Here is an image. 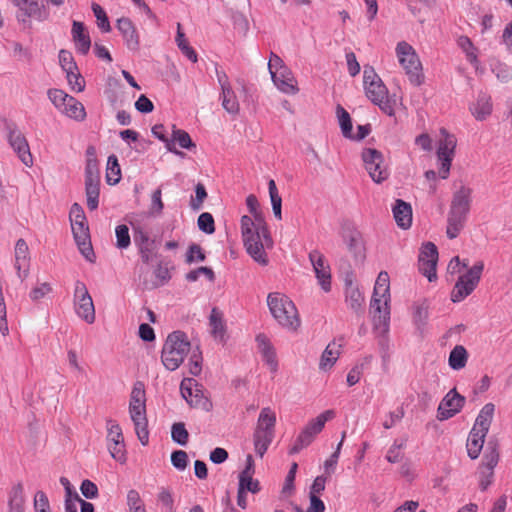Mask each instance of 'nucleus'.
Returning <instances> with one entry per match:
<instances>
[{"label":"nucleus","mask_w":512,"mask_h":512,"mask_svg":"<svg viewBox=\"0 0 512 512\" xmlns=\"http://www.w3.org/2000/svg\"><path fill=\"white\" fill-rule=\"evenodd\" d=\"M106 445L110 456L120 464L127 461V450L121 426L116 420H106Z\"/></svg>","instance_id":"obj_11"},{"label":"nucleus","mask_w":512,"mask_h":512,"mask_svg":"<svg viewBox=\"0 0 512 512\" xmlns=\"http://www.w3.org/2000/svg\"><path fill=\"white\" fill-rule=\"evenodd\" d=\"M486 433L474 431L473 429L470 431V434L467 439V453L471 459H476L484 445Z\"/></svg>","instance_id":"obj_37"},{"label":"nucleus","mask_w":512,"mask_h":512,"mask_svg":"<svg viewBox=\"0 0 512 512\" xmlns=\"http://www.w3.org/2000/svg\"><path fill=\"white\" fill-rule=\"evenodd\" d=\"M121 179V168L116 155L112 154L107 159L106 181L110 185L117 184Z\"/></svg>","instance_id":"obj_43"},{"label":"nucleus","mask_w":512,"mask_h":512,"mask_svg":"<svg viewBox=\"0 0 512 512\" xmlns=\"http://www.w3.org/2000/svg\"><path fill=\"white\" fill-rule=\"evenodd\" d=\"M363 83L366 96L388 116H394L396 101L388 95V89L371 67H365Z\"/></svg>","instance_id":"obj_3"},{"label":"nucleus","mask_w":512,"mask_h":512,"mask_svg":"<svg viewBox=\"0 0 512 512\" xmlns=\"http://www.w3.org/2000/svg\"><path fill=\"white\" fill-rule=\"evenodd\" d=\"M164 203L162 201V191L160 188L156 189L151 195V204L149 213L154 216H158L162 213Z\"/></svg>","instance_id":"obj_61"},{"label":"nucleus","mask_w":512,"mask_h":512,"mask_svg":"<svg viewBox=\"0 0 512 512\" xmlns=\"http://www.w3.org/2000/svg\"><path fill=\"white\" fill-rule=\"evenodd\" d=\"M472 189L465 185L463 182H459V185L455 184V191L453 193L450 210L452 212L461 213L468 215L472 202Z\"/></svg>","instance_id":"obj_22"},{"label":"nucleus","mask_w":512,"mask_h":512,"mask_svg":"<svg viewBox=\"0 0 512 512\" xmlns=\"http://www.w3.org/2000/svg\"><path fill=\"white\" fill-rule=\"evenodd\" d=\"M30 251L26 241L22 238L18 239L14 248V267L17 276L24 281L29 274Z\"/></svg>","instance_id":"obj_20"},{"label":"nucleus","mask_w":512,"mask_h":512,"mask_svg":"<svg viewBox=\"0 0 512 512\" xmlns=\"http://www.w3.org/2000/svg\"><path fill=\"white\" fill-rule=\"evenodd\" d=\"M210 332L212 336L222 341L225 335V323L223 321L222 313L213 308L209 317Z\"/></svg>","instance_id":"obj_39"},{"label":"nucleus","mask_w":512,"mask_h":512,"mask_svg":"<svg viewBox=\"0 0 512 512\" xmlns=\"http://www.w3.org/2000/svg\"><path fill=\"white\" fill-rule=\"evenodd\" d=\"M309 260L319 285L325 292L331 290V269L325 256L318 250L309 253Z\"/></svg>","instance_id":"obj_18"},{"label":"nucleus","mask_w":512,"mask_h":512,"mask_svg":"<svg viewBox=\"0 0 512 512\" xmlns=\"http://www.w3.org/2000/svg\"><path fill=\"white\" fill-rule=\"evenodd\" d=\"M86 168L85 178L99 177L98 161L96 157V150L93 146H89L86 150Z\"/></svg>","instance_id":"obj_46"},{"label":"nucleus","mask_w":512,"mask_h":512,"mask_svg":"<svg viewBox=\"0 0 512 512\" xmlns=\"http://www.w3.org/2000/svg\"><path fill=\"white\" fill-rule=\"evenodd\" d=\"M336 112L343 135L346 138H352V122L349 113L340 105L337 106Z\"/></svg>","instance_id":"obj_50"},{"label":"nucleus","mask_w":512,"mask_h":512,"mask_svg":"<svg viewBox=\"0 0 512 512\" xmlns=\"http://www.w3.org/2000/svg\"><path fill=\"white\" fill-rule=\"evenodd\" d=\"M458 45L461 49L466 53L467 59L470 62H475L477 60L476 49L471 42V40L467 36H461L458 39Z\"/></svg>","instance_id":"obj_62"},{"label":"nucleus","mask_w":512,"mask_h":512,"mask_svg":"<svg viewBox=\"0 0 512 512\" xmlns=\"http://www.w3.org/2000/svg\"><path fill=\"white\" fill-rule=\"evenodd\" d=\"M190 351V342L181 331H174L168 335L161 353L163 365L170 371L176 370L184 361Z\"/></svg>","instance_id":"obj_5"},{"label":"nucleus","mask_w":512,"mask_h":512,"mask_svg":"<svg viewBox=\"0 0 512 512\" xmlns=\"http://www.w3.org/2000/svg\"><path fill=\"white\" fill-rule=\"evenodd\" d=\"M467 216L465 214L449 211L447 217L446 234L448 238H456L465 226Z\"/></svg>","instance_id":"obj_33"},{"label":"nucleus","mask_w":512,"mask_h":512,"mask_svg":"<svg viewBox=\"0 0 512 512\" xmlns=\"http://www.w3.org/2000/svg\"><path fill=\"white\" fill-rule=\"evenodd\" d=\"M152 134L158 138L160 141L165 143L166 149L180 157H184V153L182 151H179L174 147L172 142L169 138L166 136L165 127L162 124H157L152 127Z\"/></svg>","instance_id":"obj_48"},{"label":"nucleus","mask_w":512,"mask_h":512,"mask_svg":"<svg viewBox=\"0 0 512 512\" xmlns=\"http://www.w3.org/2000/svg\"><path fill=\"white\" fill-rule=\"evenodd\" d=\"M275 425L276 413L270 407L262 408L255 429L275 434Z\"/></svg>","instance_id":"obj_38"},{"label":"nucleus","mask_w":512,"mask_h":512,"mask_svg":"<svg viewBox=\"0 0 512 512\" xmlns=\"http://www.w3.org/2000/svg\"><path fill=\"white\" fill-rule=\"evenodd\" d=\"M66 78L70 88L75 92H82L85 89V80L76 69L66 74Z\"/></svg>","instance_id":"obj_56"},{"label":"nucleus","mask_w":512,"mask_h":512,"mask_svg":"<svg viewBox=\"0 0 512 512\" xmlns=\"http://www.w3.org/2000/svg\"><path fill=\"white\" fill-rule=\"evenodd\" d=\"M335 411L332 409L325 410L316 418L310 420L295 440L294 445L290 449V454H296L303 448L309 446L315 437L323 430L327 421L335 418Z\"/></svg>","instance_id":"obj_8"},{"label":"nucleus","mask_w":512,"mask_h":512,"mask_svg":"<svg viewBox=\"0 0 512 512\" xmlns=\"http://www.w3.org/2000/svg\"><path fill=\"white\" fill-rule=\"evenodd\" d=\"M59 63L66 74L78 69V67L74 61V57H73L72 53L67 50H63V49L60 50Z\"/></svg>","instance_id":"obj_57"},{"label":"nucleus","mask_w":512,"mask_h":512,"mask_svg":"<svg viewBox=\"0 0 512 512\" xmlns=\"http://www.w3.org/2000/svg\"><path fill=\"white\" fill-rule=\"evenodd\" d=\"M271 77L274 84L283 93L294 95L299 91L297 81L288 67L282 68L278 72L274 71Z\"/></svg>","instance_id":"obj_24"},{"label":"nucleus","mask_w":512,"mask_h":512,"mask_svg":"<svg viewBox=\"0 0 512 512\" xmlns=\"http://www.w3.org/2000/svg\"><path fill=\"white\" fill-rule=\"evenodd\" d=\"M74 310L78 317L88 324L95 322V307L86 285L77 281L74 290Z\"/></svg>","instance_id":"obj_12"},{"label":"nucleus","mask_w":512,"mask_h":512,"mask_svg":"<svg viewBox=\"0 0 512 512\" xmlns=\"http://www.w3.org/2000/svg\"><path fill=\"white\" fill-rule=\"evenodd\" d=\"M72 96L68 95L61 89H49L48 90V98L53 103V105L60 111L63 105L68 102Z\"/></svg>","instance_id":"obj_55"},{"label":"nucleus","mask_w":512,"mask_h":512,"mask_svg":"<svg viewBox=\"0 0 512 512\" xmlns=\"http://www.w3.org/2000/svg\"><path fill=\"white\" fill-rule=\"evenodd\" d=\"M171 436L173 441L180 445H186L188 442V431L185 428V425L183 423H175L172 426L171 430Z\"/></svg>","instance_id":"obj_59"},{"label":"nucleus","mask_w":512,"mask_h":512,"mask_svg":"<svg viewBox=\"0 0 512 512\" xmlns=\"http://www.w3.org/2000/svg\"><path fill=\"white\" fill-rule=\"evenodd\" d=\"M267 305L276 322L284 329L296 332L301 326L297 307L286 295L279 292L269 293Z\"/></svg>","instance_id":"obj_2"},{"label":"nucleus","mask_w":512,"mask_h":512,"mask_svg":"<svg viewBox=\"0 0 512 512\" xmlns=\"http://www.w3.org/2000/svg\"><path fill=\"white\" fill-rule=\"evenodd\" d=\"M344 241L346 243L347 249L354 254L356 257L361 256L363 251V246L361 239L358 235L350 233L347 236H344Z\"/></svg>","instance_id":"obj_58"},{"label":"nucleus","mask_w":512,"mask_h":512,"mask_svg":"<svg viewBox=\"0 0 512 512\" xmlns=\"http://www.w3.org/2000/svg\"><path fill=\"white\" fill-rule=\"evenodd\" d=\"M468 361V352L462 345H456L449 354L448 363L453 370L463 369Z\"/></svg>","instance_id":"obj_41"},{"label":"nucleus","mask_w":512,"mask_h":512,"mask_svg":"<svg viewBox=\"0 0 512 512\" xmlns=\"http://www.w3.org/2000/svg\"><path fill=\"white\" fill-rule=\"evenodd\" d=\"M25 496L22 484L15 485L10 493L9 512H24Z\"/></svg>","instance_id":"obj_42"},{"label":"nucleus","mask_w":512,"mask_h":512,"mask_svg":"<svg viewBox=\"0 0 512 512\" xmlns=\"http://www.w3.org/2000/svg\"><path fill=\"white\" fill-rule=\"evenodd\" d=\"M465 404V397L460 395L456 388L451 389L441 400L437 409V418L441 421L455 416Z\"/></svg>","instance_id":"obj_17"},{"label":"nucleus","mask_w":512,"mask_h":512,"mask_svg":"<svg viewBox=\"0 0 512 512\" xmlns=\"http://www.w3.org/2000/svg\"><path fill=\"white\" fill-rule=\"evenodd\" d=\"M8 141L13 150L17 153L21 162L27 167L32 166L33 157L24 135L16 128H10Z\"/></svg>","instance_id":"obj_21"},{"label":"nucleus","mask_w":512,"mask_h":512,"mask_svg":"<svg viewBox=\"0 0 512 512\" xmlns=\"http://www.w3.org/2000/svg\"><path fill=\"white\" fill-rule=\"evenodd\" d=\"M245 492H251L253 494L260 491V485L258 480L253 479V475L249 472H241L239 475V487Z\"/></svg>","instance_id":"obj_49"},{"label":"nucleus","mask_w":512,"mask_h":512,"mask_svg":"<svg viewBox=\"0 0 512 512\" xmlns=\"http://www.w3.org/2000/svg\"><path fill=\"white\" fill-rule=\"evenodd\" d=\"M389 290V275L387 272H380L377 277L373 292H375L376 296H390Z\"/></svg>","instance_id":"obj_53"},{"label":"nucleus","mask_w":512,"mask_h":512,"mask_svg":"<svg viewBox=\"0 0 512 512\" xmlns=\"http://www.w3.org/2000/svg\"><path fill=\"white\" fill-rule=\"evenodd\" d=\"M116 246L119 249H126L131 243L129 229L126 225H118L115 229Z\"/></svg>","instance_id":"obj_54"},{"label":"nucleus","mask_w":512,"mask_h":512,"mask_svg":"<svg viewBox=\"0 0 512 512\" xmlns=\"http://www.w3.org/2000/svg\"><path fill=\"white\" fill-rule=\"evenodd\" d=\"M389 301L390 296H376L375 292H373L370 303V313L372 314L376 327H386L388 325L390 320Z\"/></svg>","instance_id":"obj_19"},{"label":"nucleus","mask_w":512,"mask_h":512,"mask_svg":"<svg viewBox=\"0 0 512 512\" xmlns=\"http://www.w3.org/2000/svg\"><path fill=\"white\" fill-rule=\"evenodd\" d=\"M483 269L484 263L482 261H478L469 268L465 274L458 278L451 292V300L453 302H460L464 300L475 290L481 279Z\"/></svg>","instance_id":"obj_9"},{"label":"nucleus","mask_w":512,"mask_h":512,"mask_svg":"<svg viewBox=\"0 0 512 512\" xmlns=\"http://www.w3.org/2000/svg\"><path fill=\"white\" fill-rule=\"evenodd\" d=\"M197 224L199 229L206 234H212L215 232L214 218L208 212L200 214V216L198 217Z\"/></svg>","instance_id":"obj_60"},{"label":"nucleus","mask_w":512,"mask_h":512,"mask_svg":"<svg viewBox=\"0 0 512 512\" xmlns=\"http://www.w3.org/2000/svg\"><path fill=\"white\" fill-rule=\"evenodd\" d=\"M85 190L87 198V207L93 211L98 208L100 194V177L85 178Z\"/></svg>","instance_id":"obj_32"},{"label":"nucleus","mask_w":512,"mask_h":512,"mask_svg":"<svg viewBox=\"0 0 512 512\" xmlns=\"http://www.w3.org/2000/svg\"><path fill=\"white\" fill-rule=\"evenodd\" d=\"M170 141L174 146L177 143L183 149L191 150L196 148V144L192 141L190 135L185 130L177 129L175 126H173Z\"/></svg>","instance_id":"obj_45"},{"label":"nucleus","mask_w":512,"mask_h":512,"mask_svg":"<svg viewBox=\"0 0 512 512\" xmlns=\"http://www.w3.org/2000/svg\"><path fill=\"white\" fill-rule=\"evenodd\" d=\"M395 53L410 83L414 86L422 85L424 83V74L421 61L415 49L408 42L401 41L397 43Z\"/></svg>","instance_id":"obj_7"},{"label":"nucleus","mask_w":512,"mask_h":512,"mask_svg":"<svg viewBox=\"0 0 512 512\" xmlns=\"http://www.w3.org/2000/svg\"><path fill=\"white\" fill-rule=\"evenodd\" d=\"M182 397L193 408L201 409L203 411H210L212 403L199 388L196 380L192 378H185L180 385Z\"/></svg>","instance_id":"obj_14"},{"label":"nucleus","mask_w":512,"mask_h":512,"mask_svg":"<svg viewBox=\"0 0 512 512\" xmlns=\"http://www.w3.org/2000/svg\"><path fill=\"white\" fill-rule=\"evenodd\" d=\"M325 489V479L316 477L310 491V506L307 512H324V502L318 497Z\"/></svg>","instance_id":"obj_29"},{"label":"nucleus","mask_w":512,"mask_h":512,"mask_svg":"<svg viewBox=\"0 0 512 512\" xmlns=\"http://www.w3.org/2000/svg\"><path fill=\"white\" fill-rule=\"evenodd\" d=\"M275 434L255 429L253 435L254 448L257 455L263 457L268 447L272 443Z\"/></svg>","instance_id":"obj_40"},{"label":"nucleus","mask_w":512,"mask_h":512,"mask_svg":"<svg viewBox=\"0 0 512 512\" xmlns=\"http://www.w3.org/2000/svg\"><path fill=\"white\" fill-rule=\"evenodd\" d=\"M176 43L178 48L182 51V53L187 56L189 60L192 62H197V53L195 50L189 45L188 40L185 37L181 29V24L177 23V35H176Z\"/></svg>","instance_id":"obj_44"},{"label":"nucleus","mask_w":512,"mask_h":512,"mask_svg":"<svg viewBox=\"0 0 512 512\" xmlns=\"http://www.w3.org/2000/svg\"><path fill=\"white\" fill-rule=\"evenodd\" d=\"M438 261V250L434 243H425L420 251L418 266L419 271L432 282L437 279L436 266Z\"/></svg>","instance_id":"obj_15"},{"label":"nucleus","mask_w":512,"mask_h":512,"mask_svg":"<svg viewBox=\"0 0 512 512\" xmlns=\"http://www.w3.org/2000/svg\"><path fill=\"white\" fill-rule=\"evenodd\" d=\"M494 414V405L491 403L486 404L478 414L475 424L473 426L474 431L488 433L492 418Z\"/></svg>","instance_id":"obj_36"},{"label":"nucleus","mask_w":512,"mask_h":512,"mask_svg":"<svg viewBox=\"0 0 512 512\" xmlns=\"http://www.w3.org/2000/svg\"><path fill=\"white\" fill-rule=\"evenodd\" d=\"M241 234L247 253L255 262L266 266L268 257L265 248L272 247L273 242L264 219L257 218V221H253L250 216H242Z\"/></svg>","instance_id":"obj_1"},{"label":"nucleus","mask_w":512,"mask_h":512,"mask_svg":"<svg viewBox=\"0 0 512 512\" xmlns=\"http://www.w3.org/2000/svg\"><path fill=\"white\" fill-rule=\"evenodd\" d=\"M362 160L374 182L380 183L388 178L389 172L380 151L374 148H366L362 151Z\"/></svg>","instance_id":"obj_13"},{"label":"nucleus","mask_w":512,"mask_h":512,"mask_svg":"<svg viewBox=\"0 0 512 512\" xmlns=\"http://www.w3.org/2000/svg\"><path fill=\"white\" fill-rule=\"evenodd\" d=\"M171 463L179 471L186 469L188 465V455L184 450H177L171 454Z\"/></svg>","instance_id":"obj_64"},{"label":"nucleus","mask_w":512,"mask_h":512,"mask_svg":"<svg viewBox=\"0 0 512 512\" xmlns=\"http://www.w3.org/2000/svg\"><path fill=\"white\" fill-rule=\"evenodd\" d=\"M346 303L356 313L362 311L364 296L357 286L351 281L346 284Z\"/></svg>","instance_id":"obj_34"},{"label":"nucleus","mask_w":512,"mask_h":512,"mask_svg":"<svg viewBox=\"0 0 512 512\" xmlns=\"http://www.w3.org/2000/svg\"><path fill=\"white\" fill-rule=\"evenodd\" d=\"M93 13L97 19V25L103 32H109L111 30V26L106 15L104 9L96 3L92 4Z\"/></svg>","instance_id":"obj_52"},{"label":"nucleus","mask_w":512,"mask_h":512,"mask_svg":"<svg viewBox=\"0 0 512 512\" xmlns=\"http://www.w3.org/2000/svg\"><path fill=\"white\" fill-rule=\"evenodd\" d=\"M268 190H269V196H270V200H271V204H272L273 213H274L275 217L280 220L282 218V212H281L282 198L278 193L276 183L273 179H270L268 182Z\"/></svg>","instance_id":"obj_47"},{"label":"nucleus","mask_w":512,"mask_h":512,"mask_svg":"<svg viewBox=\"0 0 512 512\" xmlns=\"http://www.w3.org/2000/svg\"><path fill=\"white\" fill-rule=\"evenodd\" d=\"M71 33L77 52L86 55L91 47V39L88 32L85 30L84 24L82 22L73 21Z\"/></svg>","instance_id":"obj_27"},{"label":"nucleus","mask_w":512,"mask_h":512,"mask_svg":"<svg viewBox=\"0 0 512 512\" xmlns=\"http://www.w3.org/2000/svg\"><path fill=\"white\" fill-rule=\"evenodd\" d=\"M499 459V455L497 451L493 448L489 453H486L483 458L482 465L480 466L481 473L487 475L489 478L493 477V469L497 465Z\"/></svg>","instance_id":"obj_51"},{"label":"nucleus","mask_w":512,"mask_h":512,"mask_svg":"<svg viewBox=\"0 0 512 512\" xmlns=\"http://www.w3.org/2000/svg\"><path fill=\"white\" fill-rule=\"evenodd\" d=\"M207 197L206 188L202 183H198L195 187V198L191 199L190 206L194 210H199L203 206V202Z\"/></svg>","instance_id":"obj_63"},{"label":"nucleus","mask_w":512,"mask_h":512,"mask_svg":"<svg viewBox=\"0 0 512 512\" xmlns=\"http://www.w3.org/2000/svg\"><path fill=\"white\" fill-rule=\"evenodd\" d=\"M394 219L402 229H408L412 224L411 205L401 199L396 200L392 208Z\"/></svg>","instance_id":"obj_28"},{"label":"nucleus","mask_w":512,"mask_h":512,"mask_svg":"<svg viewBox=\"0 0 512 512\" xmlns=\"http://www.w3.org/2000/svg\"><path fill=\"white\" fill-rule=\"evenodd\" d=\"M116 26L122 34L128 49L137 50L140 41L139 34L133 22L127 17H122L117 20Z\"/></svg>","instance_id":"obj_25"},{"label":"nucleus","mask_w":512,"mask_h":512,"mask_svg":"<svg viewBox=\"0 0 512 512\" xmlns=\"http://www.w3.org/2000/svg\"><path fill=\"white\" fill-rule=\"evenodd\" d=\"M216 76L221 87L222 107L230 114L236 115L240 110L238 99L232 89L229 78L224 70L216 67Z\"/></svg>","instance_id":"obj_16"},{"label":"nucleus","mask_w":512,"mask_h":512,"mask_svg":"<svg viewBox=\"0 0 512 512\" xmlns=\"http://www.w3.org/2000/svg\"><path fill=\"white\" fill-rule=\"evenodd\" d=\"M341 354V344H338L335 341L330 342L324 352L322 353L319 368L321 370H329L336 363L337 359Z\"/></svg>","instance_id":"obj_30"},{"label":"nucleus","mask_w":512,"mask_h":512,"mask_svg":"<svg viewBox=\"0 0 512 512\" xmlns=\"http://www.w3.org/2000/svg\"><path fill=\"white\" fill-rule=\"evenodd\" d=\"M134 242L144 263H150L157 256L155 241L150 239L147 232L142 229L136 230L134 232Z\"/></svg>","instance_id":"obj_23"},{"label":"nucleus","mask_w":512,"mask_h":512,"mask_svg":"<svg viewBox=\"0 0 512 512\" xmlns=\"http://www.w3.org/2000/svg\"><path fill=\"white\" fill-rule=\"evenodd\" d=\"M456 146L457 139L455 135L450 134L445 128H441L436 154L440 163L439 176L442 179H447L449 176Z\"/></svg>","instance_id":"obj_10"},{"label":"nucleus","mask_w":512,"mask_h":512,"mask_svg":"<svg viewBox=\"0 0 512 512\" xmlns=\"http://www.w3.org/2000/svg\"><path fill=\"white\" fill-rule=\"evenodd\" d=\"M60 112L76 121H83L86 118V111L83 104L73 96L63 105Z\"/></svg>","instance_id":"obj_35"},{"label":"nucleus","mask_w":512,"mask_h":512,"mask_svg":"<svg viewBox=\"0 0 512 512\" xmlns=\"http://www.w3.org/2000/svg\"><path fill=\"white\" fill-rule=\"evenodd\" d=\"M18 8L19 14L17 19L20 22H27L29 18H36L43 20L42 10L39 3L36 0H11Z\"/></svg>","instance_id":"obj_26"},{"label":"nucleus","mask_w":512,"mask_h":512,"mask_svg":"<svg viewBox=\"0 0 512 512\" xmlns=\"http://www.w3.org/2000/svg\"><path fill=\"white\" fill-rule=\"evenodd\" d=\"M69 216L72 233L81 254L88 261L93 262L94 252L90 241L89 227L82 207L74 203Z\"/></svg>","instance_id":"obj_6"},{"label":"nucleus","mask_w":512,"mask_h":512,"mask_svg":"<svg viewBox=\"0 0 512 512\" xmlns=\"http://www.w3.org/2000/svg\"><path fill=\"white\" fill-rule=\"evenodd\" d=\"M470 111L477 120H485L492 112L491 98L485 94H480L476 102L470 105Z\"/></svg>","instance_id":"obj_31"},{"label":"nucleus","mask_w":512,"mask_h":512,"mask_svg":"<svg viewBox=\"0 0 512 512\" xmlns=\"http://www.w3.org/2000/svg\"><path fill=\"white\" fill-rule=\"evenodd\" d=\"M129 414L139 441L146 445L149 440L148 420L146 416V394L142 383L137 382L130 395Z\"/></svg>","instance_id":"obj_4"}]
</instances>
